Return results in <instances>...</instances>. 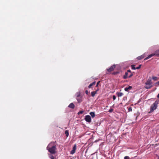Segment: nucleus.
<instances>
[{"label": "nucleus", "instance_id": "nucleus-25", "mask_svg": "<svg viewBox=\"0 0 159 159\" xmlns=\"http://www.w3.org/2000/svg\"><path fill=\"white\" fill-rule=\"evenodd\" d=\"M152 79L153 80H156L157 79V77H152Z\"/></svg>", "mask_w": 159, "mask_h": 159}, {"label": "nucleus", "instance_id": "nucleus-6", "mask_svg": "<svg viewBox=\"0 0 159 159\" xmlns=\"http://www.w3.org/2000/svg\"><path fill=\"white\" fill-rule=\"evenodd\" d=\"M148 84L152 85V82L151 79L149 78L147 81V82L145 83Z\"/></svg>", "mask_w": 159, "mask_h": 159}, {"label": "nucleus", "instance_id": "nucleus-5", "mask_svg": "<svg viewBox=\"0 0 159 159\" xmlns=\"http://www.w3.org/2000/svg\"><path fill=\"white\" fill-rule=\"evenodd\" d=\"M76 145L75 144L72 148V150L70 152V154H74L75 152V150L76 149Z\"/></svg>", "mask_w": 159, "mask_h": 159}, {"label": "nucleus", "instance_id": "nucleus-34", "mask_svg": "<svg viewBox=\"0 0 159 159\" xmlns=\"http://www.w3.org/2000/svg\"><path fill=\"white\" fill-rule=\"evenodd\" d=\"M128 72H130V71L129 70H128Z\"/></svg>", "mask_w": 159, "mask_h": 159}, {"label": "nucleus", "instance_id": "nucleus-33", "mask_svg": "<svg viewBox=\"0 0 159 159\" xmlns=\"http://www.w3.org/2000/svg\"><path fill=\"white\" fill-rule=\"evenodd\" d=\"M157 97L158 98H159V93L157 95Z\"/></svg>", "mask_w": 159, "mask_h": 159}, {"label": "nucleus", "instance_id": "nucleus-23", "mask_svg": "<svg viewBox=\"0 0 159 159\" xmlns=\"http://www.w3.org/2000/svg\"><path fill=\"white\" fill-rule=\"evenodd\" d=\"M49 157L51 159H54V157L52 155H50Z\"/></svg>", "mask_w": 159, "mask_h": 159}, {"label": "nucleus", "instance_id": "nucleus-19", "mask_svg": "<svg viewBox=\"0 0 159 159\" xmlns=\"http://www.w3.org/2000/svg\"><path fill=\"white\" fill-rule=\"evenodd\" d=\"M65 134L67 137H68L69 135V132L68 131V130H66L65 131Z\"/></svg>", "mask_w": 159, "mask_h": 159}, {"label": "nucleus", "instance_id": "nucleus-26", "mask_svg": "<svg viewBox=\"0 0 159 159\" xmlns=\"http://www.w3.org/2000/svg\"><path fill=\"white\" fill-rule=\"evenodd\" d=\"M116 97L115 96L113 95V99L114 100L116 99Z\"/></svg>", "mask_w": 159, "mask_h": 159}, {"label": "nucleus", "instance_id": "nucleus-17", "mask_svg": "<svg viewBox=\"0 0 159 159\" xmlns=\"http://www.w3.org/2000/svg\"><path fill=\"white\" fill-rule=\"evenodd\" d=\"M76 97H81L80 96V92L77 93L76 94Z\"/></svg>", "mask_w": 159, "mask_h": 159}, {"label": "nucleus", "instance_id": "nucleus-11", "mask_svg": "<svg viewBox=\"0 0 159 159\" xmlns=\"http://www.w3.org/2000/svg\"><path fill=\"white\" fill-rule=\"evenodd\" d=\"M70 108L73 109L75 107V105L73 103H71L68 106Z\"/></svg>", "mask_w": 159, "mask_h": 159}, {"label": "nucleus", "instance_id": "nucleus-20", "mask_svg": "<svg viewBox=\"0 0 159 159\" xmlns=\"http://www.w3.org/2000/svg\"><path fill=\"white\" fill-rule=\"evenodd\" d=\"M135 65H133L131 66V67L132 69L135 70L136 69V68L135 67Z\"/></svg>", "mask_w": 159, "mask_h": 159}, {"label": "nucleus", "instance_id": "nucleus-22", "mask_svg": "<svg viewBox=\"0 0 159 159\" xmlns=\"http://www.w3.org/2000/svg\"><path fill=\"white\" fill-rule=\"evenodd\" d=\"M132 111V108L130 107H129L128 108V111L129 112V111Z\"/></svg>", "mask_w": 159, "mask_h": 159}, {"label": "nucleus", "instance_id": "nucleus-9", "mask_svg": "<svg viewBox=\"0 0 159 159\" xmlns=\"http://www.w3.org/2000/svg\"><path fill=\"white\" fill-rule=\"evenodd\" d=\"M145 85L144 86V88L146 89H149L152 87V85H149L145 83Z\"/></svg>", "mask_w": 159, "mask_h": 159}, {"label": "nucleus", "instance_id": "nucleus-18", "mask_svg": "<svg viewBox=\"0 0 159 159\" xmlns=\"http://www.w3.org/2000/svg\"><path fill=\"white\" fill-rule=\"evenodd\" d=\"M128 77V73H126L125 75L124 76V78L125 79H126Z\"/></svg>", "mask_w": 159, "mask_h": 159}, {"label": "nucleus", "instance_id": "nucleus-27", "mask_svg": "<svg viewBox=\"0 0 159 159\" xmlns=\"http://www.w3.org/2000/svg\"><path fill=\"white\" fill-rule=\"evenodd\" d=\"M124 159H129V157L128 156H125L124 157Z\"/></svg>", "mask_w": 159, "mask_h": 159}, {"label": "nucleus", "instance_id": "nucleus-10", "mask_svg": "<svg viewBox=\"0 0 159 159\" xmlns=\"http://www.w3.org/2000/svg\"><path fill=\"white\" fill-rule=\"evenodd\" d=\"M145 55V53L144 54H143V55H141V56L138 57L137 59L139 60L142 59L144 57Z\"/></svg>", "mask_w": 159, "mask_h": 159}, {"label": "nucleus", "instance_id": "nucleus-2", "mask_svg": "<svg viewBox=\"0 0 159 159\" xmlns=\"http://www.w3.org/2000/svg\"><path fill=\"white\" fill-rule=\"evenodd\" d=\"M159 102V100L158 99L157 100L153 103V104L151 106L150 110L151 112H152L157 109V104H158Z\"/></svg>", "mask_w": 159, "mask_h": 159}, {"label": "nucleus", "instance_id": "nucleus-28", "mask_svg": "<svg viewBox=\"0 0 159 159\" xmlns=\"http://www.w3.org/2000/svg\"><path fill=\"white\" fill-rule=\"evenodd\" d=\"M113 111V109H111L109 110V111L110 112H111Z\"/></svg>", "mask_w": 159, "mask_h": 159}, {"label": "nucleus", "instance_id": "nucleus-1", "mask_svg": "<svg viewBox=\"0 0 159 159\" xmlns=\"http://www.w3.org/2000/svg\"><path fill=\"white\" fill-rule=\"evenodd\" d=\"M47 149L52 154L56 153V146L54 145V143H51L49 144L47 147Z\"/></svg>", "mask_w": 159, "mask_h": 159}, {"label": "nucleus", "instance_id": "nucleus-16", "mask_svg": "<svg viewBox=\"0 0 159 159\" xmlns=\"http://www.w3.org/2000/svg\"><path fill=\"white\" fill-rule=\"evenodd\" d=\"M97 91H94V92H91L92 96H93V97L94 96V95H95V94L96 93Z\"/></svg>", "mask_w": 159, "mask_h": 159}, {"label": "nucleus", "instance_id": "nucleus-31", "mask_svg": "<svg viewBox=\"0 0 159 159\" xmlns=\"http://www.w3.org/2000/svg\"><path fill=\"white\" fill-rule=\"evenodd\" d=\"M85 93L86 94H88L89 93L88 91H87V90L86 91Z\"/></svg>", "mask_w": 159, "mask_h": 159}, {"label": "nucleus", "instance_id": "nucleus-29", "mask_svg": "<svg viewBox=\"0 0 159 159\" xmlns=\"http://www.w3.org/2000/svg\"><path fill=\"white\" fill-rule=\"evenodd\" d=\"M132 76V74L130 73V74L128 76L129 78H130Z\"/></svg>", "mask_w": 159, "mask_h": 159}, {"label": "nucleus", "instance_id": "nucleus-8", "mask_svg": "<svg viewBox=\"0 0 159 159\" xmlns=\"http://www.w3.org/2000/svg\"><path fill=\"white\" fill-rule=\"evenodd\" d=\"M76 99L79 102H81L82 101V97H76Z\"/></svg>", "mask_w": 159, "mask_h": 159}, {"label": "nucleus", "instance_id": "nucleus-15", "mask_svg": "<svg viewBox=\"0 0 159 159\" xmlns=\"http://www.w3.org/2000/svg\"><path fill=\"white\" fill-rule=\"evenodd\" d=\"M95 82H94L90 84V85L89 86V88H91L92 86H93V85H94L95 84Z\"/></svg>", "mask_w": 159, "mask_h": 159}, {"label": "nucleus", "instance_id": "nucleus-21", "mask_svg": "<svg viewBox=\"0 0 159 159\" xmlns=\"http://www.w3.org/2000/svg\"><path fill=\"white\" fill-rule=\"evenodd\" d=\"M84 112L83 111H80L78 113V115H80V114H82Z\"/></svg>", "mask_w": 159, "mask_h": 159}, {"label": "nucleus", "instance_id": "nucleus-14", "mask_svg": "<svg viewBox=\"0 0 159 159\" xmlns=\"http://www.w3.org/2000/svg\"><path fill=\"white\" fill-rule=\"evenodd\" d=\"M90 114L91 115L92 118H94L95 116V114L93 112H91L90 113Z\"/></svg>", "mask_w": 159, "mask_h": 159}, {"label": "nucleus", "instance_id": "nucleus-7", "mask_svg": "<svg viewBox=\"0 0 159 159\" xmlns=\"http://www.w3.org/2000/svg\"><path fill=\"white\" fill-rule=\"evenodd\" d=\"M115 67V65L111 66L110 68L107 69V70L109 72H111L113 70Z\"/></svg>", "mask_w": 159, "mask_h": 159}, {"label": "nucleus", "instance_id": "nucleus-3", "mask_svg": "<svg viewBox=\"0 0 159 159\" xmlns=\"http://www.w3.org/2000/svg\"><path fill=\"white\" fill-rule=\"evenodd\" d=\"M154 56L157 57H159V49L156 51L154 53H152L149 55L147 57L144 59V60H147Z\"/></svg>", "mask_w": 159, "mask_h": 159}, {"label": "nucleus", "instance_id": "nucleus-13", "mask_svg": "<svg viewBox=\"0 0 159 159\" xmlns=\"http://www.w3.org/2000/svg\"><path fill=\"white\" fill-rule=\"evenodd\" d=\"M117 95L118 97H120L123 95V93H117Z\"/></svg>", "mask_w": 159, "mask_h": 159}, {"label": "nucleus", "instance_id": "nucleus-4", "mask_svg": "<svg viewBox=\"0 0 159 159\" xmlns=\"http://www.w3.org/2000/svg\"><path fill=\"white\" fill-rule=\"evenodd\" d=\"M85 120L87 122H90L91 121V117L89 115H87L85 116Z\"/></svg>", "mask_w": 159, "mask_h": 159}, {"label": "nucleus", "instance_id": "nucleus-12", "mask_svg": "<svg viewBox=\"0 0 159 159\" xmlns=\"http://www.w3.org/2000/svg\"><path fill=\"white\" fill-rule=\"evenodd\" d=\"M132 87L129 86L128 87H126L125 88V90L126 91H128L129 90L131 89Z\"/></svg>", "mask_w": 159, "mask_h": 159}, {"label": "nucleus", "instance_id": "nucleus-30", "mask_svg": "<svg viewBox=\"0 0 159 159\" xmlns=\"http://www.w3.org/2000/svg\"><path fill=\"white\" fill-rule=\"evenodd\" d=\"M155 85H157H157H159V81L156 82V83H155Z\"/></svg>", "mask_w": 159, "mask_h": 159}, {"label": "nucleus", "instance_id": "nucleus-24", "mask_svg": "<svg viewBox=\"0 0 159 159\" xmlns=\"http://www.w3.org/2000/svg\"><path fill=\"white\" fill-rule=\"evenodd\" d=\"M141 65H140L139 66L137 67L136 68V69H139L140 67H141Z\"/></svg>", "mask_w": 159, "mask_h": 159}, {"label": "nucleus", "instance_id": "nucleus-32", "mask_svg": "<svg viewBox=\"0 0 159 159\" xmlns=\"http://www.w3.org/2000/svg\"><path fill=\"white\" fill-rule=\"evenodd\" d=\"M99 82H100V81H98V82H97V85H96V86H98V84H99Z\"/></svg>", "mask_w": 159, "mask_h": 159}]
</instances>
